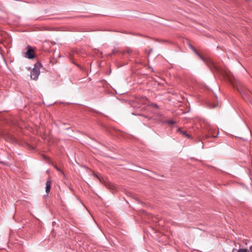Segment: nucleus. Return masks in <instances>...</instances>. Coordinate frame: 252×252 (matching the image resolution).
Instances as JSON below:
<instances>
[{
  "label": "nucleus",
  "mask_w": 252,
  "mask_h": 252,
  "mask_svg": "<svg viewBox=\"0 0 252 252\" xmlns=\"http://www.w3.org/2000/svg\"><path fill=\"white\" fill-rule=\"evenodd\" d=\"M42 66L40 63L37 62L34 64V67L31 73V78L33 80H36L40 74V68Z\"/></svg>",
  "instance_id": "nucleus-1"
},
{
  "label": "nucleus",
  "mask_w": 252,
  "mask_h": 252,
  "mask_svg": "<svg viewBox=\"0 0 252 252\" xmlns=\"http://www.w3.org/2000/svg\"><path fill=\"white\" fill-rule=\"evenodd\" d=\"M167 123L170 125H173L175 123V122L173 120H169L167 122Z\"/></svg>",
  "instance_id": "nucleus-10"
},
{
  "label": "nucleus",
  "mask_w": 252,
  "mask_h": 252,
  "mask_svg": "<svg viewBox=\"0 0 252 252\" xmlns=\"http://www.w3.org/2000/svg\"><path fill=\"white\" fill-rule=\"evenodd\" d=\"M236 250L235 249H233V250H232V252H234V251H235Z\"/></svg>",
  "instance_id": "nucleus-12"
},
{
  "label": "nucleus",
  "mask_w": 252,
  "mask_h": 252,
  "mask_svg": "<svg viewBox=\"0 0 252 252\" xmlns=\"http://www.w3.org/2000/svg\"><path fill=\"white\" fill-rule=\"evenodd\" d=\"M51 181L50 180H47L46 183V192L49 193L51 189Z\"/></svg>",
  "instance_id": "nucleus-4"
},
{
  "label": "nucleus",
  "mask_w": 252,
  "mask_h": 252,
  "mask_svg": "<svg viewBox=\"0 0 252 252\" xmlns=\"http://www.w3.org/2000/svg\"><path fill=\"white\" fill-rule=\"evenodd\" d=\"M24 57L29 59H32L35 57L34 51L31 46H27V51L24 53Z\"/></svg>",
  "instance_id": "nucleus-2"
},
{
  "label": "nucleus",
  "mask_w": 252,
  "mask_h": 252,
  "mask_svg": "<svg viewBox=\"0 0 252 252\" xmlns=\"http://www.w3.org/2000/svg\"><path fill=\"white\" fill-rule=\"evenodd\" d=\"M143 98H145V99H147L146 96H144V97H143Z\"/></svg>",
  "instance_id": "nucleus-13"
},
{
  "label": "nucleus",
  "mask_w": 252,
  "mask_h": 252,
  "mask_svg": "<svg viewBox=\"0 0 252 252\" xmlns=\"http://www.w3.org/2000/svg\"><path fill=\"white\" fill-rule=\"evenodd\" d=\"M219 131H218L217 132V135H214L213 133H212V130H210V131L209 132V133H208V135H209V136H211V137H216L219 134Z\"/></svg>",
  "instance_id": "nucleus-6"
},
{
  "label": "nucleus",
  "mask_w": 252,
  "mask_h": 252,
  "mask_svg": "<svg viewBox=\"0 0 252 252\" xmlns=\"http://www.w3.org/2000/svg\"><path fill=\"white\" fill-rule=\"evenodd\" d=\"M56 168L57 169V170L58 171H60L62 172V174L63 175V178H65V174L64 173V172L63 171H61V170H60L58 167H56Z\"/></svg>",
  "instance_id": "nucleus-9"
},
{
  "label": "nucleus",
  "mask_w": 252,
  "mask_h": 252,
  "mask_svg": "<svg viewBox=\"0 0 252 252\" xmlns=\"http://www.w3.org/2000/svg\"><path fill=\"white\" fill-rule=\"evenodd\" d=\"M151 106H152V107H156L157 108H158V105L157 104H156V103H152L151 104Z\"/></svg>",
  "instance_id": "nucleus-8"
},
{
  "label": "nucleus",
  "mask_w": 252,
  "mask_h": 252,
  "mask_svg": "<svg viewBox=\"0 0 252 252\" xmlns=\"http://www.w3.org/2000/svg\"><path fill=\"white\" fill-rule=\"evenodd\" d=\"M70 190L72 191H73V189H72L70 188Z\"/></svg>",
  "instance_id": "nucleus-14"
},
{
  "label": "nucleus",
  "mask_w": 252,
  "mask_h": 252,
  "mask_svg": "<svg viewBox=\"0 0 252 252\" xmlns=\"http://www.w3.org/2000/svg\"><path fill=\"white\" fill-rule=\"evenodd\" d=\"M189 48L197 55V56L202 61H204L205 59L195 50V49L190 44H189Z\"/></svg>",
  "instance_id": "nucleus-3"
},
{
  "label": "nucleus",
  "mask_w": 252,
  "mask_h": 252,
  "mask_svg": "<svg viewBox=\"0 0 252 252\" xmlns=\"http://www.w3.org/2000/svg\"><path fill=\"white\" fill-rule=\"evenodd\" d=\"M237 252H248L246 249H240Z\"/></svg>",
  "instance_id": "nucleus-7"
},
{
  "label": "nucleus",
  "mask_w": 252,
  "mask_h": 252,
  "mask_svg": "<svg viewBox=\"0 0 252 252\" xmlns=\"http://www.w3.org/2000/svg\"><path fill=\"white\" fill-rule=\"evenodd\" d=\"M178 131L180 132L182 134L185 135L186 137H187L188 138L190 137V135L189 134L187 133L186 131L181 130V129L180 128L178 129Z\"/></svg>",
  "instance_id": "nucleus-5"
},
{
  "label": "nucleus",
  "mask_w": 252,
  "mask_h": 252,
  "mask_svg": "<svg viewBox=\"0 0 252 252\" xmlns=\"http://www.w3.org/2000/svg\"><path fill=\"white\" fill-rule=\"evenodd\" d=\"M250 250L251 251V252H252V245L250 247Z\"/></svg>",
  "instance_id": "nucleus-11"
}]
</instances>
